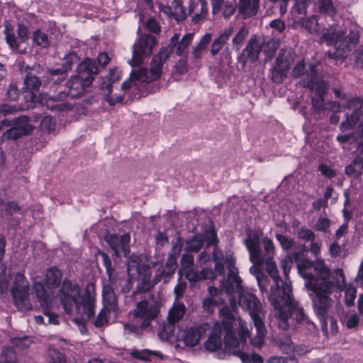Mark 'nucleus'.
I'll return each instance as SVG.
<instances>
[{
	"instance_id": "obj_1",
	"label": "nucleus",
	"mask_w": 363,
	"mask_h": 363,
	"mask_svg": "<svg viewBox=\"0 0 363 363\" xmlns=\"http://www.w3.org/2000/svg\"><path fill=\"white\" fill-rule=\"evenodd\" d=\"M244 243L248 250L250 260L253 264H265L266 271L274 282L271 286L269 300L273 307L272 315L278 326L282 330H288L298 323L310 321L307 320L303 309L291 295L292 287L284 283L279 275V270L274 259L275 246L268 237H263L261 230L248 229Z\"/></svg>"
},
{
	"instance_id": "obj_2",
	"label": "nucleus",
	"mask_w": 363,
	"mask_h": 363,
	"mask_svg": "<svg viewBox=\"0 0 363 363\" xmlns=\"http://www.w3.org/2000/svg\"><path fill=\"white\" fill-rule=\"evenodd\" d=\"M177 267V257L169 253L165 264L160 261L151 262L149 264H142L140 256L132 255L127 263L129 276L136 277L142 282V289L148 291L156 284L163 281L167 282Z\"/></svg>"
},
{
	"instance_id": "obj_3",
	"label": "nucleus",
	"mask_w": 363,
	"mask_h": 363,
	"mask_svg": "<svg viewBox=\"0 0 363 363\" xmlns=\"http://www.w3.org/2000/svg\"><path fill=\"white\" fill-rule=\"evenodd\" d=\"M221 313L225 317L224 326L228 330L224 337L226 352L240 357L242 363H263V358L259 354L254 353L250 356L242 351L250 334L247 323L240 317L235 318L229 307H224Z\"/></svg>"
},
{
	"instance_id": "obj_4",
	"label": "nucleus",
	"mask_w": 363,
	"mask_h": 363,
	"mask_svg": "<svg viewBox=\"0 0 363 363\" xmlns=\"http://www.w3.org/2000/svg\"><path fill=\"white\" fill-rule=\"evenodd\" d=\"M81 292V288L77 284L65 279L57 290L56 297L66 313L72 314L75 311L78 314L84 313L88 319L93 318L96 302L94 286L88 284L82 296Z\"/></svg>"
},
{
	"instance_id": "obj_5",
	"label": "nucleus",
	"mask_w": 363,
	"mask_h": 363,
	"mask_svg": "<svg viewBox=\"0 0 363 363\" xmlns=\"http://www.w3.org/2000/svg\"><path fill=\"white\" fill-rule=\"evenodd\" d=\"M228 280L221 281V291L229 295L237 293L238 304L249 313L252 320L262 318L260 316L262 310V303L255 295L245 291L241 286L242 281L238 276V271L233 260L228 262Z\"/></svg>"
},
{
	"instance_id": "obj_6",
	"label": "nucleus",
	"mask_w": 363,
	"mask_h": 363,
	"mask_svg": "<svg viewBox=\"0 0 363 363\" xmlns=\"http://www.w3.org/2000/svg\"><path fill=\"white\" fill-rule=\"evenodd\" d=\"M345 286L344 274L341 272H338L335 282H320L307 287L313 292L310 294V298L313 302V311L320 319L324 333H328L326 322L328 311L333 304V301L329 295L337 290H342Z\"/></svg>"
},
{
	"instance_id": "obj_7",
	"label": "nucleus",
	"mask_w": 363,
	"mask_h": 363,
	"mask_svg": "<svg viewBox=\"0 0 363 363\" xmlns=\"http://www.w3.org/2000/svg\"><path fill=\"white\" fill-rule=\"evenodd\" d=\"M359 34L355 30H347L335 28L333 30H327L323 34V40L329 45H334L335 51L328 53L330 58L343 59L347 57L351 49L356 46L359 42Z\"/></svg>"
},
{
	"instance_id": "obj_8",
	"label": "nucleus",
	"mask_w": 363,
	"mask_h": 363,
	"mask_svg": "<svg viewBox=\"0 0 363 363\" xmlns=\"http://www.w3.org/2000/svg\"><path fill=\"white\" fill-rule=\"evenodd\" d=\"M348 111L345 113V120L340 124V128L342 131H345L355 127H357V137L363 138V101L359 99L350 100L345 106L344 111ZM359 148L363 153V141L359 143Z\"/></svg>"
},
{
	"instance_id": "obj_9",
	"label": "nucleus",
	"mask_w": 363,
	"mask_h": 363,
	"mask_svg": "<svg viewBox=\"0 0 363 363\" xmlns=\"http://www.w3.org/2000/svg\"><path fill=\"white\" fill-rule=\"evenodd\" d=\"M156 41L151 35H143L133 45L132 58L128 62L132 67L142 65L143 60L149 57L152 52Z\"/></svg>"
},
{
	"instance_id": "obj_10",
	"label": "nucleus",
	"mask_w": 363,
	"mask_h": 363,
	"mask_svg": "<svg viewBox=\"0 0 363 363\" xmlns=\"http://www.w3.org/2000/svg\"><path fill=\"white\" fill-rule=\"evenodd\" d=\"M11 292L18 308L26 310L31 308L28 301L29 283L23 274H16Z\"/></svg>"
},
{
	"instance_id": "obj_11",
	"label": "nucleus",
	"mask_w": 363,
	"mask_h": 363,
	"mask_svg": "<svg viewBox=\"0 0 363 363\" xmlns=\"http://www.w3.org/2000/svg\"><path fill=\"white\" fill-rule=\"evenodd\" d=\"M160 303L153 299L143 300L136 304L133 311L135 318H141L142 327L147 328L150 325L151 321L157 318L160 313Z\"/></svg>"
},
{
	"instance_id": "obj_12",
	"label": "nucleus",
	"mask_w": 363,
	"mask_h": 363,
	"mask_svg": "<svg viewBox=\"0 0 363 363\" xmlns=\"http://www.w3.org/2000/svg\"><path fill=\"white\" fill-rule=\"evenodd\" d=\"M94 77L87 76L84 77L77 75L71 76L65 84V94L67 97L79 98L84 95L86 89L89 87L93 82Z\"/></svg>"
},
{
	"instance_id": "obj_13",
	"label": "nucleus",
	"mask_w": 363,
	"mask_h": 363,
	"mask_svg": "<svg viewBox=\"0 0 363 363\" xmlns=\"http://www.w3.org/2000/svg\"><path fill=\"white\" fill-rule=\"evenodd\" d=\"M67 97L65 91H60L57 94H45L42 98V104L54 112L67 111L72 108L69 103L66 102Z\"/></svg>"
},
{
	"instance_id": "obj_14",
	"label": "nucleus",
	"mask_w": 363,
	"mask_h": 363,
	"mask_svg": "<svg viewBox=\"0 0 363 363\" xmlns=\"http://www.w3.org/2000/svg\"><path fill=\"white\" fill-rule=\"evenodd\" d=\"M225 306L222 307L220 309V313L223 318L222 322L221 323H220V322L215 323V324L213 325V327L212 333H211V335L208 337V338L207 339V340L205 342V344H204L206 349L211 352H215L221 348V346H222L221 335H222L223 329L226 332V333H228V330L225 328L224 324H223V320L225 319V317H224L223 314L221 313V310ZM226 335H227V334H225V336Z\"/></svg>"
},
{
	"instance_id": "obj_15",
	"label": "nucleus",
	"mask_w": 363,
	"mask_h": 363,
	"mask_svg": "<svg viewBox=\"0 0 363 363\" xmlns=\"http://www.w3.org/2000/svg\"><path fill=\"white\" fill-rule=\"evenodd\" d=\"M106 240L116 256H120L121 254L127 256L129 254V243L130 240L129 234L111 235L106 236Z\"/></svg>"
},
{
	"instance_id": "obj_16",
	"label": "nucleus",
	"mask_w": 363,
	"mask_h": 363,
	"mask_svg": "<svg viewBox=\"0 0 363 363\" xmlns=\"http://www.w3.org/2000/svg\"><path fill=\"white\" fill-rule=\"evenodd\" d=\"M299 84L303 87H308L318 97H324L327 91L326 83L318 78L313 67L307 78L300 81Z\"/></svg>"
},
{
	"instance_id": "obj_17",
	"label": "nucleus",
	"mask_w": 363,
	"mask_h": 363,
	"mask_svg": "<svg viewBox=\"0 0 363 363\" xmlns=\"http://www.w3.org/2000/svg\"><path fill=\"white\" fill-rule=\"evenodd\" d=\"M187 15L191 16V23L197 24L204 21L208 16V4L204 0H191Z\"/></svg>"
},
{
	"instance_id": "obj_18",
	"label": "nucleus",
	"mask_w": 363,
	"mask_h": 363,
	"mask_svg": "<svg viewBox=\"0 0 363 363\" xmlns=\"http://www.w3.org/2000/svg\"><path fill=\"white\" fill-rule=\"evenodd\" d=\"M170 51L167 48H162L159 52L155 55L150 66V73L151 74V79L155 81L160 78L162 72V67L164 63L169 57Z\"/></svg>"
},
{
	"instance_id": "obj_19",
	"label": "nucleus",
	"mask_w": 363,
	"mask_h": 363,
	"mask_svg": "<svg viewBox=\"0 0 363 363\" xmlns=\"http://www.w3.org/2000/svg\"><path fill=\"white\" fill-rule=\"evenodd\" d=\"M150 83L154 82V79H151V74L147 68H140L138 69H133L130 74V77L128 79L123 82L121 85L123 90H127L132 86L135 85L136 82Z\"/></svg>"
},
{
	"instance_id": "obj_20",
	"label": "nucleus",
	"mask_w": 363,
	"mask_h": 363,
	"mask_svg": "<svg viewBox=\"0 0 363 363\" xmlns=\"http://www.w3.org/2000/svg\"><path fill=\"white\" fill-rule=\"evenodd\" d=\"M259 9L260 0H238V12L242 19L257 16Z\"/></svg>"
},
{
	"instance_id": "obj_21",
	"label": "nucleus",
	"mask_w": 363,
	"mask_h": 363,
	"mask_svg": "<svg viewBox=\"0 0 363 363\" xmlns=\"http://www.w3.org/2000/svg\"><path fill=\"white\" fill-rule=\"evenodd\" d=\"M313 269L317 273L318 277H315L312 274V281L315 284H320V282H328V281H337V274L338 272H342L341 270H337L336 272L335 277H331L330 269L324 264L323 260H317L313 264Z\"/></svg>"
},
{
	"instance_id": "obj_22",
	"label": "nucleus",
	"mask_w": 363,
	"mask_h": 363,
	"mask_svg": "<svg viewBox=\"0 0 363 363\" xmlns=\"http://www.w3.org/2000/svg\"><path fill=\"white\" fill-rule=\"evenodd\" d=\"M179 35L175 33L170 39L169 47L171 50L176 47L175 52L177 55H186V50L194 38V33H189L184 35L179 42Z\"/></svg>"
},
{
	"instance_id": "obj_23",
	"label": "nucleus",
	"mask_w": 363,
	"mask_h": 363,
	"mask_svg": "<svg viewBox=\"0 0 363 363\" xmlns=\"http://www.w3.org/2000/svg\"><path fill=\"white\" fill-rule=\"evenodd\" d=\"M263 42L257 37L250 39L245 48L242 50V57L250 61H257L262 49Z\"/></svg>"
},
{
	"instance_id": "obj_24",
	"label": "nucleus",
	"mask_w": 363,
	"mask_h": 363,
	"mask_svg": "<svg viewBox=\"0 0 363 363\" xmlns=\"http://www.w3.org/2000/svg\"><path fill=\"white\" fill-rule=\"evenodd\" d=\"M62 272L56 267L48 269L44 279L47 288L50 290L60 288L62 282Z\"/></svg>"
},
{
	"instance_id": "obj_25",
	"label": "nucleus",
	"mask_w": 363,
	"mask_h": 363,
	"mask_svg": "<svg viewBox=\"0 0 363 363\" xmlns=\"http://www.w3.org/2000/svg\"><path fill=\"white\" fill-rule=\"evenodd\" d=\"M296 262L299 274L306 281V287L313 285L314 284L312 281V270L314 262L308 259H296Z\"/></svg>"
},
{
	"instance_id": "obj_26",
	"label": "nucleus",
	"mask_w": 363,
	"mask_h": 363,
	"mask_svg": "<svg viewBox=\"0 0 363 363\" xmlns=\"http://www.w3.org/2000/svg\"><path fill=\"white\" fill-rule=\"evenodd\" d=\"M206 330L203 326L192 327L184 331V342L186 345L194 347L203 337Z\"/></svg>"
},
{
	"instance_id": "obj_27",
	"label": "nucleus",
	"mask_w": 363,
	"mask_h": 363,
	"mask_svg": "<svg viewBox=\"0 0 363 363\" xmlns=\"http://www.w3.org/2000/svg\"><path fill=\"white\" fill-rule=\"evenodd\" d=\"M102 298L104 308L112 312H116L117 311V298L113 288L111 286L106 285L104 286L102 291Z\"/></svg>"
},
{
	"instance_id": "obj_28",
	"label": "nucleus",
	"mask_w": 363,
	"mask_h": 363,
	"mask_svg": "<svg viewBox=\"0 0 363 363\" xmlns=\"http://www.w3.org/2000/svg\"><path fill=\"white\" fill-rule=\"evenodd\" d=\"M181 268L180 272L185 276L187 280L194 279V256L189 252L183 254L180 260Z\"/></svg>"
},
{
	"instance_id": "obj_29",
	"label": "nucleus",
	"mask_w": 363,
	"mask_h": 363,
	"mask_svg": "<svg viewBox=\"0 0 363 363\" xmlns=\"http://www.w3.org/2000/svg\"><path fill=\"white\" fill-rule=\"evenodd\" d=\"M33 291L43 306H48L51 303L52 294L45 288L40 281H35L33 285Z\"/></svg>"
},
{
	"instance_id": "obj_30",
	"label": "nucleus",
	"mask_w": 363,
	"mask_h": 363,
	"mask_svg": "<svg viewBox=\"0 0 363 363\" xmlns=\"http://www.w3.org/2000/svg\"><path fill=\"white\" fill-rule=\"evenodd\" d=\"M77 71L79 76L93 77V74L99 72V67L96 61L86 58L77 66Z\"/></svg>"
},
{
	"instance_id": "obj_31",
	"label": "nucleus",
	"mask_w": 363,
	"mask_h": 363,
	"mask_svg": "<svg viewBox=\"0 0 363 363\" xmlns=\"http://www.w3.org/2000/svg\"><path fill=\"white\" fill-rule=\"evenodd\" d=\"M67 76V73L60 68L48 69L45 77V79L43 81V86H47L51 82L53 85L60 84L65 79Z\"/></svg>"
},
{
	"instance_id": "obj_32",
	"label": "nucleus",
	"mask_w": 363,
	"mask_h": 363,
	"mask_svg": "<svg viewBox=\"0 0 363 363\" xmlns=\"http://www.w3.org/2000/svg\"><path fill=\"white\" fill-rule=\"evenodd\" d=\"M233 33V28L228 27L225 28L218 36L216 38L211 48V54L214 56L217 55L219 51L222 49L226 42L228 40L230 36Z\"/></svg>"
},
{
	"instance_id": "obj_33",
	"label": "nucleus",
	"mask_w": 363,
	"mask_h": 363,
	"mask_svg": "<svg viewBox=\"0 0 363 363\" xmlns=\"http://www.w3.org/2000/svg\"><path fill=\"white\" fill-rule=\"evenodd\" d=\"M257 330V335L250 342L256 347H261L264 343V338L267 333L264 323L262 318L252 320Z\"/></svg>"
},
{
	"instance_id": "obj_34",
	"label": "nucleus",
	"mask_w": 363,
	"mask_h": 363,
	"mask_svg": "<svg viewBox=\"0 0 363 363\" xmlns=\"http://www.w3.org/2000/svg\"><path fill=\"white\" fill-rule=\"evenodd\" d=\"M211 39V33H206L202 36L198 43L191 48V57L194 60L197 61L202 57L203 52L206 50L207 45Z\"/></svg>"
},
{
	"instance_id": "obj_35",
	"label": "nucleus",
	"mask_w": 363,
	"mask_h": 363,
	"mask_svg": "<svg viewBox=\"0 0 363 363\" xmlns=\"http://www.w3.org/2000/svg\"><path fill=\"white\" fill-rule=\"evenodd\" d=\"M101 89L106 101L111 106L121 102L123 99V95L111 94L112 85L108 82H103L101 85Z\"/></svg>"
},
{
	"instance_id": "obj_36",
	"label": "nucleus",
	"mask_w": 363,
	"mask_h": 363,
	"mask_svg": "<svg viewBox=\"0 0 363 363\" xmlns=\"http://www.w3.org/2000/svg\"><path fill=\"white\" fill-rule=\"evenodd\" d=\"M29 121L28 116H23L12 120L11 125L15 126L23 135H26L30 134L33 130V126L30 124Z\"/></svg>"
},
{
	"instance_id": "obj_37",
	"label": "nucleus",
	"mask_w": 363,
	"mask_h": 363,
	"mask_svg": "<svg viewBox=\"0 0 363 363\" xmlns=\"http://www.w3.org/2000/svg\"><path fill=\"white\" fill-rule=\"evenodd\" d=\"M185 306L184 304H175L169 311L167 320L169 323L174 325L179 322L185 313Z\"/></svg>"
},
{
	"instance_id": "obj_38",
	"label": "nucleus",
	"mask_w": 363,
	"mask_h": 363,
	"mask_svg": "<svg viewBox=\"0 0 363 363\" xmlns=\"http://www.w3.org/2000/svg\"><path fill=\"white\" fill-rule=\"evenodd\" d=\"M291 63V58L286 55V51L281 50L275 60L274 67L279 68L281 70L288 73Z\"/></svg>"
},
{
	"instance_id": "obj_39",
	"label": "nucleus",
	"mask_w": 363,
	"mask_h": 363,
	"mask_svg": "<svg viewBox=\"0 0 363 363\" xmlns=\"http://www.w3.org/2000/svg\"><path fill=\"white\" fill-rule=\"evenodd\" d=\"M301 25L311 34H318L321 30L315 16H311L309 18L303 19Z\"/></svg>"
},
{
	"instance_id": "obj_40",
	"label": "nucleus",
	"mask_w": 363,
	"mask_h": 363,
	"mask_svg": "<svg viewBox=\"0 0 363 363\" xmlns=\"http://www.w3.org/2000/svg\"><path fill=\"white\" fill-rule=\"evenodd\" d=\"M203 246V238L201 235L193 236L186 242L187 252H197Z\"/></svg>"
},
{
	"instance_id": "obj_41",
	"label": "nucleus",
	"mask_w": 363,
	"mask_h": 363,
	"mask_svg": "<svg viewBox=\"0 0 363 363\" xmlns=\"http://www.w3.org/2000/svg\"><path fill=\"white\" fill-rule=\"evenodd\" d=\"M194 279H190L191 282H196L201 280L211 279L213 280L216 278V274L211 268H203L199 272L195 271L194 273Z\"/></svg>"
},
{
	"instance_id": "obj_42",
	"label": "nucleus",
	"mask_w": 363,
	"mask_h": 363,
	"mask_svg": "<svg viewBox=\"0 0 363 363\" xmlns=\"http://www.w3.org/2000/svg\"><path fill=\"white\" fill-rule=\"evenodd\" d=\"M173 8V16L172 17L178 22L184 21L186 16L187 13L186 12L184 6L182 5V2L179 0H174L172 1Z\"/></svg>"
},
{
	"instance_id": "obj_43",
	"label": "nucleus",
	"mask_w": 363,
	"mask_h": 363,
	"mask_svg": "<svg viewBox=\"0 0 363 363\" xmlns=\"http://www.w3.org/2000/svg\"><path fill=\"white\" fill-rule=\"evenodd\" d=\"M318 6L321 13L334 16L336 13V9L333 4L332 0H318Z\"/></svg>"
},
{
	"instance_id": "obj_44",
	"label": "nucleus",
	"mask_w": 363,
	"mask_h": 363,
	"mask_svg": "<svg viewBox=\"0 0 363 363\" xmlns=\"http://www.w3.org/2000/svg\"><path fill=\"white\" fill-rule=\"evenodd\" d=\"M24 84L27 89L30 91H37L42 85V82L36 76L29 72L24 79Z\"/></svg>"
},
{
	"instance_id": "obj_45",
	"label": "nucleus",
	"mask_w": 363,
	"mask_h": 363,
	"mask_svg": "<svg viewBox=\"0 0 363 363\" xmlns=\"http://www.w3.org/2000/svg\"><path fill=\"white\" fill-rule=\"evenodd\" d=\"M313 0H294V4L292 8L294 15L305 16L307 12V9Z\"/></svg>"
},
{
	"instance_id": "obj_46",
	"label": "nucleus",
	"mask_w": 363,
	"mask_h": 363,
	"mask_svg": "<svg viewBox=\"0 0 363 363\" xmlns=\"http://www.w3.org/2000/svg\"><path fill=\"white\" fill-rule=\"evenodd\" d=\"M33 40L40 48H46L50 46L48 35L40 30H37L33 33Z\"/></svg>"
},
{
	"instance_id": "obj_47",
	"label": "nucleus",
	"mask_w": 363,
	"mask_h": 363,
	"mask_svg": "<svg viewBox=\"0 0 363 363\" xmlns=\"http://www.w3.org/2000/svg\"><path fill=\"white\" fill-rule=\"evenodd\" d=\"M145 328H146L142 327V323L140 325L133 323L123 324L124 334L125 335L140 336L141 335L143 330Z\"/></svg>"
},
{
	"instance_id": "obj_48",
	"label": "nucleus",
	"mask_w": 363,
	"mask_h": 363,
	"mask_svg": "<svg viewBox=\"0 0 363 363\" xmlns=\"http://www.w3.org/2000/svg\"><path fill=\"white\" fill-rule=\"evenodd\" d=\"M77 60L78 57L75 53L70 52L67 54L63 58L62 65L60 69L67 73L68 71L71 70L73 64L76 62Z\"/></svg>"
},
{
	"instance_id": "obj_49",
	"label": "nucleus",
	"mask_w": 363,
	"mask_h": 363,
	"mask_svg": "<svg viewBox=\"0 0 363 363\" xmlns=\"http://www.w3.org/2000/svg\"><path fill=\"white\" fill-rule=\"evenodd\" d=\"M40 126L43 131L51 133L55 130L56 123L52 116H45L42 118Z\"/></svg>"
},
{
	"instance_id": "obj_50",
	"label": "nucleus",
	"mask_w": 363,
	"mask_h": 363,
	"mask_svg": "<svg viewBox=\"0 0 363 363\" xmlns=\"http://www.w3.org/2000/svg\"><path fill=\"white\" fill-rule=\"evenodd\" d=\"M359 323V315L355 313H348L343 320V324L350 329L357 328Z\"/></svg>"
},
{
	"instance_id": "obj_51",
	"label": "nucleus",
	"mask_w": 363,
	"mask_h": 363,
	"mask_svg": "<svg viewBox=\"0 0 363 363\" xmlns=\"http://www.w3.org/2000/svg\"><path fill=\"white\" fill-rule=\"evenodd\" d=\"M318 171L320 172L322 176L328 179H333L337 174L336 169H333L331 167L325 163H320L318 164Z\"/></svg>"
},
{
	"instance_id": "obj_52",
	"label": "nucleus",
	"mask_w": 363,
	"mask_h": 363,
	"mask_svg": "<svg viewBox=\"0 0 363 363\" xmlns=\"http://www.w3.org/2000/svg\"><path fill=\"white\" fill-rule=\"evenodd\" d=\"M356 294L357 289L354 286L349 285L345 288V300L347 306H351L354 304V301L356 298Z\"/></svg>"
},
{
	"instance_id": "obj_53",
	"label": "nucleus",
	"mask_w": 363,
	"mask_h": 363,
	"mask_svg": "<svg viewBox=\"0 0 363 363\" xmlns=\"http://www.w3.org/2000/svg\"><path fill=\"white\" fill-rule=\"evenodd\" d=\"M110 312L111 311H108V310L103 308L94 322V325L97 328H100L107 325L109 318L108 313Z\"/></svg>"
},
{
	"instance_id": "obj_54",
	"label": "nucleus",
	"mask_w": 363,
	"mask_h": 363,
	"mask_svg": "<svg viewBox=\"0 0 363 363\" xmlns=\"http://www.w3.org/2000/svg\"><path fill=\"white\" fill-rule=\"evenodd\" d=\"M238 4L235 0L227 1L223 6V16L225 18H230L235 12Z\"/></svg>"
},
{
	"instance_id": "obj_55",
	"label": "nucleus",
	"mask_w": 363,
	"mask_h": 363,
	"mask_svg": "<svg viewBox=\"0 0 363 363\" xmlns=\"http://www.w3.org/2000/svg\"><path fill=\"white\" fill-rule=\"evenodd\" d=\"M32 340L30 337H16L11 339V343L20 349L27 348L30 345Z\"/></svg>"
},
{
	"instance_id": "obj_56",
	"label": "nucleus",
	"mask_w": 363,
	"mask_h": 363,
	"mask_svg": "<svg viewBox=\"0 0 363 363\" xmlns=\"http://www.w3.org/2000/svg\"><path fill=\"white\" fill-rule=\"evenodd\" d=\"M133 354L136 358H138L139 359L145 360V361H150V357L152 355L158 356V357H162V355L160 354V353L158 352L148 350H144L142 351H135L133 352Z\"/></svg>"
},
{
	"instance_id": "obj_57",
	"label": "nucleus",
	"mask_w": 363,
	"mask_h": 363,
	"mask_svg": "<svg viewBox=\"0 0 363 363\" xmlns=\"http://www.w3.org/2000/svg\"><path fill=\"white\" fill-rule=\"evenodd\" d=\"M4 33L6 43L13 50L16 51L18 48V43L16 40L14 33H13V30L6 27Z\"/></svg>"
},
{
	"instance_id": "obj_58",
	"label": "nucleus",
	"mask_w": 363,
	"mask_h": 363,
	"mask_svg": "<svg viewBox=\"0 0 363 363\" xmlns=\"http://www.w3.org/2000/svg\"><path fill=\"white\" fill-rule=\"evenodd\" d=\"M10 128L6 130L1 136L3 140H17L20 137L23 136L22 133H21L15 126L10 125Z\"/></svg>"
},
{
	"instance_id": "obj_59",
	"label": "nucleus",
	"mask_w": 363,
	"mask_h": 363,
	"mask_svg": "<svg viewBox=\"0 0 363 363\" xmlns=\"http://www.w3.org/2000/svg\"><path fill=\"white\" fill-rule=\"evenodd\" d=\"M287 73L283 69L273 67L271 70V79L275 83H281L286 77Z\"/></svg>"
},
{
	"instance_id": "obj_60",
	"label": "nucleus",
	"mask_w": 363,
	"mask_h": 363,
	"mask_svg": "<svg viewBox=\"0 0 363 363\" xmlns=\"http://www.w3.org/2000/svg\"><path fill=\"white\" fill-rule=\"evenodd\" d=\"M174 334V326L172 324L164 325L163 329L158 333V336L162 341L169 340Z\"/></svg>"
},
{
	"instance_id": "obj_61",
	"label": "nucleus",
	"mask_w": 363,
	"mask_h": 363,
	"mask_svg": "<svg viewBox=\"0 0 363 363\" xmlns=\"http://www.w3.org/2000/svg\"><path fill=\"white\" fill-rule=\"evenodd\" d=\"M330 225V220L327 218H318L314 225V229L317 231L326 232Z\"/></svg>"
},
{
	"instance_id": "obj_62",
	"label": "nucleus",
	"mask_w": 363,
	"mask_h": 363,
	"mask_svg": "<svg viewBox=\"0 0 363 363\" xmlns=\"http://www.w3.org/2000/svg\"><path fill=\"white\" fill-rule=\"evenodd\" d=\"M345 172L347 176L353 177L355 179L359 178L362 175V172L359 169L357 165L354 164V161L352 164L345 167Z\"/></svg>"
},
{
	"instance_id": "obj_63",
	"label": "nucleus",
	"mask_w": 363,
	"mask_h": 363,
	"mask_svg": "<svg viewBox=\"0 0 363 363\" xmlns=\"http://www.w3.org/2000/svg\"><path fill=\"white\" fill-rule=\"evenodd\" d=\"M99 255L101 256L103 264L106 269V273L108 277L111 278L113 272H114V268L112 266L111 260L109 256L104 252H99Z\"/></svg>"
},
{
	"instance_id": "obj_64",
	"label": "nucleus",
	"mask_w": 363,
	"mask_h": 363,
	"mask_svg": "<svg viewBox=\"0 0 363 363\" xmlns=\"http://www.w3.org/2000/svg\"><path fill=\"white\" fill-rule=\"evenodd\" d=\"M276 238L279 242L282 248L284 250L291 249L294 245L293 240L284 236V235L277 234Z\"/></svg>"
}]
</instances>
